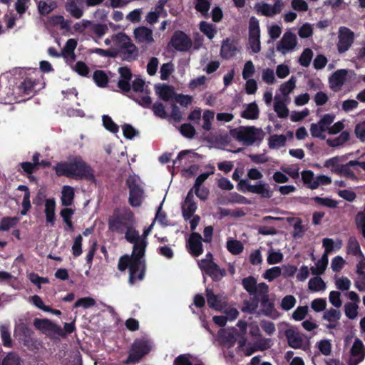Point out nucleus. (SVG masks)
<instances>
[{"instance_id": "1a4fd4ad", "label": "nucleus", "mask_w": 365, "mask_h": 365, "mask_svg": "<svg viewBox=\"0 0 365 365\" xmlns=\"http://www.w3.org/2000/svg\"><path fill=\"white\" fill-rule=\"evenodd\" d=\"M17 190H20V191H23V190H24L23 185H19L17 187Z\"/></svg>"}, {"instance_id": "20e7f679", "label": "nucleus", "mask_w": 365, "mask_h": 365, "mask_svg": "<svg viewBox=\"0 0 365 365\" xmlns=\"http://www.w3.org/2000/svg\"><path fill=\"white\" fill-rule=\"evenodd\" d=\"M14 336L19 340L21 339V336H23V323L21 319H19V324H17L14 329Z\"/></svg>"}, {"instance_id": "7ed1b4c3", "label": "nucleus", "mask_w": 365, "mask_h": 365, "mask_svg": "<svg viewBox=\"0 0 365 365\" xmlns=\"http://www.w3.org/2000/svg\"><path fill=\"white\" fill-rule=\"evenodd\" d=\"M1 365H20V358L15 353H9L3 359Z\"/></svg>"}, {"instance_id": "f257e3e1", "label": "nucleus", "mask_w": 365, "mask_h": 365, "mask_svg": "<svg viewBox=\"0 0 365 365\" xmlns=\"http://www.w3.org/2000/svg\"><path fill=\"white\" fill-rule=\"evenodd\" d=\"M0 334L3 342V345L5 347H11L12 339L9 331V326L8 324H1L0 326Z\"/></svg>"}, {"instance_id": "0eeeda50", "label": "nucleus", "mask_w": 365, "mask_h": 365, "mask_svg": "<svg viewBox=\"0 0 365 365\" xmlns=\"http://www.w3.org/2000/svg\"><path fill=\"white\" fill-rule=\"evenodd\" d=\"M7 245L6 241H0V247L4 248Z\"/></svg>"}, {"instance_id": "423d86ee", "label": "nucleus", "mask_w": 365, "mask_h": 365, "mask_svg": "<svg viewBox=\"0 0 365 365\" xmlns=\"http://www.w3.org/2000/svg\"><path fill=\"white\" fill-rule=\"evenodd\" d=\"M14 24H15V19L14 18H10L7 22V27L9 29L13 28Z\"/></svg>"}, {"instance_id": "f8f14e48", "label": "nucleus", "mask_w": 365, "mask_h": 365, "mask_svg": "<svg viewBox=\"0 0 365 365\" xmlns=\"http://www.w3.org/2000/svg\"><path fill=\"white\" fill-rule=\"evenodd\" d=\"M19 212H20L21 215H23V210H21Z\"/></svg>"}, {"instance_id": "6e6552de", "label": "nucleus", "mask_w": 365, "mask_h": 365, "mask_svg": "<svg viewBox=\"0 0 365 365\" xmlns=\"http://www.w3.org/2000/svg\"><path fill=\"white\" fill-rule=\"evenodd\" d=\"M13 234L17 237V238H19V230H15L14 231Z\"/></svg>"}, {"instance_id": "9b49d317", "label": "nucleus", "mask_w": 365, "mask_h": 365, "mask_svg": "<svg viewBox=\"0 0 365 365\" xmlns=\"http://www.w3.org/2000/svg\"><path fill=\"white\" fill-rule=\"evenodd\" d=\"M19 167H21V168H23V163H20L19 164Z\"/></svg>"}, {"instance_id": "f03ea898", "label": "nucleus", "mask_w": 365, "mask_h": 365, "mask_svg": "<svg viewBox=\"0 0 365 365\" xmlns=\"http://www.w3.org/2000/svg\"><path fill=\"white\" fill-rule=\"evenodd\" d=\"M17 221L16 217H4L0 222V229L1 230H9L17 224Z\"/></svg>"}, {"instance_id": "39448f33", "label": "nucleus", "mask_w": 365, "mask_h": 365, "mask_svg": "<svg viewBox=\"0 0 365 365\" xmlns=\"http://www.w3.org/2000/svg\"><path fill=\"white\" fill-rule=\"evenodd\" d=\"M11 276L9 273L4 272V271H0V282H5L11 279Z\"/></svg>"}, {"instance_id": "9d476101", "label": "nucleus", "mask_w": 365, "mask_h": 365, "mask_svg": "<svg viewBox=\"0 0 365 365\" xmlns=\"http://www.w3.org/2000/svg\"><path fill=\"white\" fill-rule=\"evenodd\" d=\"M21 258H23V255H22V254H21V255L17 257V259H21Z\"/></svg>"}]
</instances>
